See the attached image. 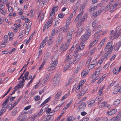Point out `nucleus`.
Instances as JSON below:
<instances>
[{
	"label": "nucleus",
	"mask_w": 121,
	"mask_h": 121,
	"mask_svg": "<svg viewBox=\"0 0 121 121\" xmlns=\"http://www.w3.org/2000/svg\"><path fill=\"white\" fill-rule=\"evenodd\" d=\"M116 32H115L114 34L112 35V36L113 37V39H115L118 38L120 34V33H116Z\"/></svg>",
	"instance_id": "23"
},
{
	"label": "nucleus",
	"mask_w": 121,
	"mask_h": 121,
	"mask_svg": "<svg viewBox=\"0 0 121 121\" xmlns=\"http://www.w3.org/2000/svg\"><path fill=\"white\" fill-rule=\"evenodd\" d=\"M71 64L69 63H68L66 64L65 66L64 69L63 70V71L65 72L66 70H67L69 67L70 65Z\"/></svg>",
	"instance_id": "24"
},
{
	"label": "nucleus",
	"mask_w": 121,
	"mask_h": 121,
	"mask_svg": "<svg viewBox=\"0 0 121 121\" xmlns=\"http://www.w3.org/2000/svg\"><path fill=\"white\" fill-rule=\"evenodd\" d=\"M80 59L79 57L78 56H74L72 57V59L70 61V62L71 63H73L74 65L78 63Z\"/></svg>",
	"instance_id": "7"
},
{
	"label": "nucleus",
	"mask_w": 121,
	"mask_h": 121,
	"mask_svg": "<svg viewBox=\"0 0 121 121\" xmlns=\"http://www.w3.org/2000/svg\"><path fill=\"white\" fill-rule=\"evenodd\" d=\"M57 31L56 29L54 28L53 30L51 33V35L52 36H54L57 33Z\"/></svg>",
	"instance_id": "42"
},
{
	"label": "nucleus",
	"mask_w": 121,
	"mask_h": 121,
	"mask_svg": "<svg viewBox=\"0 0 121 121\" xmlns=\"http://www.w3.org/2000/svg\"><path fill=\"white\" fill-rule=\"evenodd\" d=\"M118 3V1H117L115 4L112 6L110 8V9L111 10L113 11L115 10L117 6V4Z\"/></svg>",
	"instance_id": "15"
},
{
	"label": "nucleus",
	"mask_w": 121,
	"mask_h": 121,
	"mask_svg": "<svg viewBox=\"0 0 121 121\" xmlns=\"http://www.w3.org/2000/svg\"><path fill=\"white\" fill-rule=\"evenodd\" d=\"M86 91H81L79 93V95L80 96H82V95H83V94L85 93Z\"/></svg>",
	"instance_id": "62"
},
{
	"label": "nucleus",
	"mask_w": 121,
	"mask_h": 121,
	"mask_svg": "<svg viewBox=\"0 0 121 121\" xmlns=\"http://www.w3.org/2000/svg\"><path fill=\"white\" fill-rule=\"evenodd\" d=\"M87 3H84L83 4L81 5V10H82V11H83L84 8L86 5V4Z\"/></svg>",
	"instance_id": "37"
},
{
	"label": "nucleus",
	"mask_w": 121,
	"mask_h": 121,
	"mask_svg": "<svg viewBox=\"0 0 121 121\" xmlns=\"http://www.w3.org/2000/svg\"><path fill=\"white\" fill-rule=\"evenodd\" d=\"M46 108L45 105L43 106L39 113L37 114L38 116H39L42 115L45 111V109Z\"/></svg>",
	"instance_id": "9"
},
{
	"label": "nucleus",
	"mask_w": 121,
	"mask_h": 121,
	"mask_svg": "<svg viewBox=\"0 0 121 121\" xmlns=\"http://www.w3.org/2000/svg\"><path fill=\"white\" fill-rule=\"evenodd\" d=\"M65 15V14H63L61 13L60 14H58V17L60 18H62L64 17Z\"/></svg>",
	"instance_id": "53"
},
{
	"label": "nucleus",
	"mask_w": 121,
	"mask_h": 121,
	"mask_svg": "<svg viewBox=\"0 0 121 121\" xmlns=\"http://www.w3.org/2000/svg\"><path fill=\"white\" fill-rule=\"evenodd\" d=\"M112 41L108 43L104 49V51L106 52L108 50L107 52H108L112 53V51L113 49V47L112 46Z\"/></svg>",
	"instance_id": "4"
},
{
	"label": "nucleus",
	"mask_w": 121,
	"mask_h": 121,
	"mask_svg": "<svg viewBox=\"0 0 121 121\" xmlns=\"http://www.w3.org/2000/svg\"><path fill=\"white\" fill-rule=\"evenodd\" d=\"M0 12H1L2 14L4 15L6 13V11L5 9L3 10L0 9Z\"/></svg>",
	"instance_id": "48"
},
{
	"label": "nucleus",
	"mask_w": 121,
	"mask_h": 121,
	"mask_svg": "<svg viewBox=\"0 0 121 121\" xmlns=\"http://www.w3.org/2000/svg\"><path fill=\"white\" fill-rule=\"evenodd\" d=\"M58 9V6H55L52 8V11L56 12L57 11Z\"/></svg>",
	"instance_id": "38"
},
{
	"label": "nucleus",
	"mask_w": 121,
	"mask_h": 121,
	"mask_svg": "<svg viewBox=\"0 0 121 121\" xmlns=\"http://www.w3.org/2000/svg\"><path fill=\"white\" fill-rule=\"evenodd\" d=\"M9 101V97H7L5 100L2 105V108L0 110V116L6 110V108L7 106L8 102Z\"/></svg>",
	"instance_id": "3"
},
{
	"label": "nucleus",
	"mask_w": 121,
	"mask_h": 121,
	"mask_svg": "<svg viewBox=\"0 0 121 121\" xmlns=\"http://www.w3.org/2000/svg\"><path fill=\"white\" fill-rule=\"evenodd\" d=\"M40 98V97L38 95H36L34 97L35 100L36 101H38Z\"/></svg>",
	"instance_id": "56"
},
{
	"label": "nucleus",
	"mask_w": 121,
	"mask_h": 121,
	"mask_svg": "<svg viewBox=\"0 0 121 121\" xmlns=\"http://www.w3.org/2000/svg\"><path fill=\"white\" fill-rule=\"evenodd\" d=\"M98 40L97 38L94 41L90 43L89 45V48H91L93 47L97 43Z\"/></svg>",
	"instance_id": "20"
},
{
	"label": "nucleus",
	"mask_w": 121,
	"mask_h": 121,
	"mask_svg": "<svg viewBox=\"0 0 121 121\" xmlns=\"http://www.w3.org/2000/svg\"><path fill=\"white\" fill-rule=\"evenodd\" d=\"M62 35H59L57 38V41H60L62 42Z\"/></svg>",
	"instance_id": "36"
},
{
	"label": "nucleus",
	"mask_w": 121,
	"mask_h": 121,
	"mask_svg": "<svg viewBox=\"0 0 121 121\" xmlns=\"http://www.w3.org/2000/svg\"><path fill=\"white\" fill-rule=\"evenodd\" d=\"M69 28V26H68L66 25V26L65 27H62L60 29L61 30H63V32L64 33H65L67 32Z\"/></svg>",
	"instance_id": "18"
},
{
	"label": "nucleus",
	"mask_w": 121,
	"mask_h": 121,
	"mask_svg": "<svg viewBox=\"0 0 121 121\" xmlns=\"http://www.w3.org/2000/svg\"><path fill=\"white\" fill-rule=\"evenodd\" d=\"M91 30L90 26H88L87 27L86 31L85 34L81 37V43H85L89 38L91 33Z\"/></svg>",
	"instance_id": "2"
},
{
	"label": "nucleus",
	"mask_w": 121,
	"mask_h": 121,
	"mask_svg": "<svg viewBox=\"0 0 121 121\" xmlns=\"http://www.w3.org/2000/svg\"><path fill=\"white\" fill-rule=\"evenodd\" d=\"M8 43V42L7 41H5L3 43L1 44H0V47L3 48L5 46L6 44Z\"/></svg>",
	"instance_id": "43"
},
{
	"label": "nucleus",
	"mask_w": 121,
	"mask_h": 121,
	"mask_svg": "<svg viewBox=\"0 0 121 121\" xmlns=\"http://www.w3.org/2000/svg\"><path fill=\"white\" fill-rule=\"evenodd\" d=\"M55 12L52 11L51 13L50 14L49 16V17L50 18H52L54 15Z\"/></svg>",
	"instance_id": "55"
},
{
	"label": "nucleus",
	"mask_w": 121,
	"mask_h": 121,
	"mask_svg": "<svg viewBox=\"0 0 121 121\" xmlns=\"http://www.w3.org/2000/svg\"><path fill=\"white\" fill-rule=\"evenodd\" d=\"M99 23V22L98 20H95L92 22V26L93 27H95L96 25H98Z\"/></svg>",
	"instance_id": "14"
},
{
	"label": "nucleus",
	"mask_w": 121,
	"mask_h": 121,
	"mask_svg": "<svg viewBox=\"0 0 121 121\" xmlns=\"http://www.w3.org/2000/svg\"><path fill=\"white\" fill-rule=\"evenodd\" d=\"M118 69H114L113 71V73L115 74H117L120 71H119V70L118 71Z\"/></svg>",
	"instance_id": "47"
},
{
	"label": "nucleus",
	"mask_w": 121,
	"mask_h": 121,
	"mask_svg": "<svg viewBox=\"0 0 121 121\" xmlns=\"http://www.w3.org/2000/svg\"><path fill=\"white\" fill-rule=\"evenodd\" d=\"M101 26L100 25H99L97 26H95V28H94L93 30L96 31L98 30H99L100 29V27H101Z\"/></svg>",
	"instance_id": "49"
},
{
	"label": "nucleus",
	"mask_w": 121,
	"mask_h": 121,
	"mask_svg": "<svg viewBox=\"0 0 121 121\" xmlns=\"http://www.w3.org/2000/svg\"><path fill=\"white\" fill-rule=\"evenodd\" d=\"M83 22L80 19L78 22L77 24V26H80L81 24Z\"/></svg>",
	"instance_id": "59"
},
{
	"label": "nucleus",
	"mask_w": 121,
	"mask_h": 121,
	"mask_svg": "<svg viewBox=\"0 0 121 121\" xmlns=\"http://www.w3.org/2000/svg\"><path fill=\"white\" fill-rule=\"evenodd\" d=\"M84 43H82L81 42L80 45L78 47H77L80 50H82L84 48L85 46Z\"/></svg>",
	"instance_id": "25"
},
{
	"label": "nucleus",
	"mask_w": 121,
	"mask_h": 121,
	"mask_svg": "<svg viewBox=\"0 0 121 121\" xmlns=\"http://www.w3.org/2000/svg\"><path fill=\"white\" fill-rule=\"evenodd\" d=\"M72 59V57H71V56H69L68 55L66 57L65 60L64 61V62L65 63H66L69 61H70V62Z\"/></svg>",
	"instance_id": "19"
},
{
	"label": "nucleus",
	"mask_w": 121,
	"mask_h": 121,
	"mask_svg": "<svg viewBox=\"0 0 121 121\" xmlns=\"http://www.w3.org/2000/svg\"><path fill=\"white\" fill-rule=\"evenodd\" d=\"M21 79L22 80L20 81L19 83V84H17V86L15 87V88L19 89L23 87L24 86V85L22 84L25 81L24 78L23 76L22 77Z\"/></svg>",
	"instance_id": "5"
},
{
	"label": "nucleus",
	"mask_w": 121,
	"mask_h": 121,
	"mask_svg": "<svg viewBox=\"0 0 121 121\" xmlns=\"http://www.w3.org/2000/svg\"><path fill=\"white\" fill-rule=\"evenodd\" d=\"M89 119V118L88 117H85L83 118L82 121H88Z\"/></svg>",
	"instance_id": "64"
},
{
	"label": "nucleus",
	"mask_w": 121,
	"mask_h": 121,
	"mask_svg": "<svg viewBox=\"0 0 121 121\" xmlns=\"http://www.w3.org/2000/svg\"><path fill=\"white\" fill-rule=\"evenodd\" d=\"M12 87L11 86L8 91H7V92L2 97V98H3L4 97H5L6 95L9 92L10 90L12 89Z\"/></svg>",
	"instance_id": "50"
},
{
	"label": "nucleus",
	"mask_w": 121,
	"mask_h": 121,
	"mask_svg": "<svg viewBox=\"0 0 121 121\" xmlns=\"http://www.w3.org/2000/svg\"><path fill=\"white\" fill-rule=\"evenodd\" d=\"M54 81L53 82V84L54 86L58 85L59 82L60 80V77L59 76H56L54 78Z\"/></svg>",
	"instance_id": "6"
},
{
	"label": "nucleus",
	"mask_w": 121,
	"mask_h": 121,
	"mask_svg": "<svg viewBox=\"0 0 121 121\" xmlns=\"http://www.w3.org/2000/svg\"><path fill=\"white\" fill-rule=\"evenodd\" d=\"M58 55L57 54H55L53 55L51 59V61L52 63L51 64L50 67L47 69L48 71H49L53 69V67L56 66L58 63Z\"/></svg>",
	"instance_id": "1"
},
{
	"label": "nucleus",
	"mask_w": 121,
	"mask_h": 121,
	"mask_svg": "<svg viewBox=\"0 0 121 121\" xmlns=\"http://www.w3.org/2000/svg\"><path fill=\"white\" fill-rule=\"evenodd\" d=\"M119 119L118 117L117 116L116 117H114L112 118L111 120L113 121H117Z\"/></svg>",
	"instance_id": "46"
},
{
	"label": "nucleus",
	"mask_w": 121,
	"mask_h": 121,
	"mask_svg": "<svg viewBox=\"0 0 121 121\" xmlns=\"http://www.w3.org/2000/svg\"><path fill=\"white\" fill-rule=\"evenodd\" d=\"M86 107V103L84 102L80 104L78 107V109L79 111H82Z\"/></svg>",
	"instance_id": "8"
},
{
	"label": "nucleus",
	"mask_w": 121,
	"mask_h": 121,
	"mask_svg": "<svg viewBox=\"0 0 121 121\" xmlns=\"http://www.w3.org/2000/svg\"><path fill=\"white\" fill-rule=\"evenodd\" d=\"M72 78L70 77L68 81V83L66 84V86H68L70 83L72 82Z\"/></svg>",
	"instance_id": "45"
},
{
	"label": "nucleus",
	"mask_w": 121,
	"mask_h": 121,
	"mask_svg": "<svg viewBox=\"0 0 121 121\" xmlns=\"http://www.w3.org/2000/svg\"><path fill=\"white\" fill-rule=\"evenodd\" d=\"M74 119L72 116H71L67 118L66 121H73Z\"/></svg>",
	"instance_id": "41"
},
{
	"label": "nucleus",
	"mask_w": 121,
	"mask_h": 121,
	"mask_svg": "<svg viewBox=\"0 0 121 121\" xmlns=\"http://www.w3.org/2000/svg\"><path fill=\"white\" fill-rule=\"evenodd\" d=\"M73 34V32L68 31L67 34V40L70 41L71 39H72V34Z\"/></svg>",
	"instance_id": "11"
},
{
	"label": "nucleus",
	"mask_w": 121,
	"mask_h": 121,
	"mask_svg": "<svg viewBox=\"0 0 121 121\" xmlns=\"http://www.w3.org/2000/svg\"><path fill=\"white\" fill-rule=\"evenodd\" d=\"M29 72L28 71H26L24 74V78L25 80H26L29 74Z\"/></svg>",
	"instance_id": "39"
},
{
	"label": "nucleus",
	"mask_w": 121,
	"mask_h": 121,
	"mask_svg": "<svg viewBox=\"0 0 121 121\" xmlns=\"http://www.w3.org/2000/svg\"><path fill=\"white\" fill-rule=\"evenodd\" d=\"M45 61H44L43 63H42L41 65H40V66L39 68V70H41L43 67L44 65V64L45 62Z\"/></svg>",
	"instance_id": "54"
},
{
	"label": "nucleus",
	"mask_w": 121,
	"mask_h": 121,
	"mask_svg": "<svg viewBox=\"0 0 121 121\" xmlns=\"http://www.w3.org/2000/svg\"><path fill=\"white\" fill-rule=\"evenodd\" d=\"M83 30L82 28L81 27H79L77 32V34L78 35H79L81 33L82 31Z\"/></svg>",
	"instance_id": "31"
},
{
	"label": "nucleus",
	"mask_w": 121,
	"mask_h": 121,
	"mask_svg": "<svg viewBox=\"0 0 121 121\" xmlns=\"http://www.w3.org/2000/svg\"><path fill=\"white\" fill-rule=\"evenodd\" d=\"M119 92V91L118 87L115 88L113 91V93L114 94H116Z\"/></svg>",
	"instance_id": "33"
},
{
	"label": "nucleus",
	"mask_w": 121,
	"mask_h": 121,
	"mask_svg": "<svg viewBox=\"0 0 121 121\" xmlns=\"http://www.w3.org/2000/svg\"><path fill=\"white\" fill-rule=\"evenodd\" d=\"M34 33L31 35L29 39H28V40L26 42V45H27L29 43V42L30 40V39L31 38H32V37H33V35H34Z\"/></svg>",
	"instance_id": "44"
},
{
	"label": "nucleus",
	"mask_w": 121,
	"mask_h": 121,
	"mask_svg": "<svg viewBox=\"0 0 121 121\" xmlns=\"http://www.w3.org/2000/svg\"><path fill=\"white\" fill-rule=\"evenodd\" d=\"M62 92L61 91H59L58 92L55 96V97L58 99H59L60 96Z\"/></svg>",
	"instance_id": "27"
},
{
	"label": "nucleus",
	"mask_w": 121,
	"mask_h": 121,
	"mask_svg": "<svg viewBox=\"0 0 121 121\" xmlns=\"http://www.w3.org/2000/svg\"><path fill=\"white\" fill-rule=\"evenodd\" d=\"M111 52H108L104 54V58L103 59H106L108 58L110 56Z\"/></svg>",
	"instance_id": "16"
},
{
	"label": "nucleus",
	"mask_w": 121,
	"mask_h": 121,
	"mask_svg": "<svg viewBox=\"0 0 121 121\" xmlns=\"http://www.w3.org/2000/svg\"><path fill=\"white\" fill-rule=\"evenodd\" d=\"M114 0H111V1L107 6L108 9H109L112 4V2Z\"/></svg>",
	"instance_id": "34"
},
{
	"label": "nucleus",
	"mask_w": 121,
	"mask_h": 121,
	"mask_svg": "<svg viewBox=\"0 0 121 121\" xmlns=\"http://www.w3.org/2000/svg\"><path fill=\"white\" fill-rule=\"evenodd\" d=\"M25 33L24 30H23L20 31L19 33V37L21 38L23 36V34Z\"/></svg>",
	"instance_id": "30"
},
{
	"label": "nucleus",
	"mask_w": 121,
	"mask_h": 121,
	"mask_svg": "<svg viewBox=\"0 0 121 121\" xmlns=\"http://www.w3.org/2000/svg\"><path fill=\"white\" fill-rule=\"evenodd\" d=\"M50 73L48 74L44 78V80H46L47 82L49 78V76L50 75Z\"/></svg>",
	"instance_id": "51"
},
{
	"label": "nucleus",
	"mask_w": 121,
	"mask_h": 121,
	"mask_svg": "<svg viewBox=\"0 0 121 121\" xmlns=\"http://www.w3.org/2000/svg\"><path fill=\"white\" fill-rule=\"evenodd\" d=\"M104 86H103V87L101 89H99V95L100 96L101 94H102V91L103 90V89L104 88Z\"/></svg>",
	"instance_id": "57"
},
{
	"label": "nucleus",
	"mask_w": 121,
	"mask_h": 121,
	"mask_svg": "<svg viewBox=\"0 0 121 121\" xmlns=\"http://www.w3.org/2000/svg\"><path fill=\"white\" fill-rule=\"evenodd\" d=\"M48 117L47 116H45L43 119L42 121H48V118H47Z\"/></svg>",
	"instance_id": "61"
},
{
	"label": "nucleus",
	"mask_w": 121,
	"mask_h": 121,
	"mask_svg": "<svg viewBox=\"0 0 121 121\" xmlns=\"http://www.w3.org/2000/svg\"><path fill=\"white\" fill-rule=\"evenodd\" d=\"M48 40V44L50 45L51 44L52 42L53 41V37H52V38H50L49 37V39H48V40Z\"/></svg>",
	"instance_id": "29"
},
{
	"label": "nucleus",
	"mask_w": 121,
	"mask_h": 121,
	"mask_svg": "<svg viewBox=\"0 0 121 121\" xmlns=\"http://www.w3.org/2000/svg\"><path fill=\"white\" fill-rule=\"evenodd\" d=\"M121 102V99H117L116 101L114 102V104L116 106H118L119 104Z\"/></svg>",
	"instance_id": "22"
},
{
	"label": "nucleus",
	"mask_w": 121,
	"mask_h": 121,
	"mask_svg": "<svg viewBox=\"0 0 121 121\" xmlns=\"http://www.w3.org/2000/svg\"><path fill=\"white\" fill-rule=\"evenodd\" d=\"M50 55V53L48 52H47L44 58V61L46 62L47 60L49 58Z\"/></svg>",
	"instance_id": "17"
},
{
	"label": "nucleus",
	"mask_w": 121,
	"mask_h": 121,
	"mask_svg": "<svg viewBox=\"0 0 121 121\" xmlns=\"http://www.w3.org/2000/svg\"><path fill=\"white\" fill-rule=\"evenodd\" d=\"M52 115V114L51 115L49 114L47 116L48 117L47 118H48V121H52V120L53 118L52 117H51V116Z\"/></svg>",
	"instance_id": "35"
},
{
	"label": "nucleus",
	"mask_w": 121,
	"mask_h": 121,
	"mask_svg": "<svg viewBox=\"0 0 121 121\" xmlns=\"http://www.w3.org/2000/svg\"><path fill=\"white\" fill-rule=\"evenodd\" d=\"M88 71L86 69H85L82 71L81 73V76L82 77H84L88 73Z\"/></svg>",
	"instance_id": "13"
},
{
	"label": "nucleus",
	"mask_w": 121,
	"mask_h": 121,
	"mask_svg": "<svg viewBox=\"0 0 121 121\" xmlns=\"http://www.w3.org/2000/svg\"><path fill=\"white\" fill-rule=\"evenodd\" d=\"M31 107V105H29L28 106H26L24 108V110H27L28 109H29Z\"/></svg>",
	"instance_id": "63"
},
{
	"label": "nucleus",
	"mask_w": 121,
	"mask_h": 121,
	"mask_svg": "<svg viewBox=\"0 0 121 121\" xmlns=\"http://www.w3.org/2000/svg\"><path fill=\"white\" fill-rule=\"evenodd\" d=\"M112 112V114L113 115L117 111V109H112L110 110Z\"/></svg>",
	"instance_id": "52"
},
{
	"label": "nucleus",
	"mask_w": 121,
	"mask_h": 121,
	"mask_svg": "<svg viewBox=\"0 0 121 121\" xmlns=\"http://www.w3.org/2000/svg\"><path fill=\"white\" fill-rule=\"evenodd\" d=\"M31 29V27L30 26H29L26 27V28L25 31L29 32Z\"/></svg>",
	"instance_id": "58"
},
{
	"label": "nucleus",
	"mask_w": 121,
	"mask_h": 121,
	"mask_svg": "<svg viewBox=\"0 0 121 121\" xmlns=\"http://www.w3.org/2000/svg\"><path fill=\"white\" fill-rule=\"evenodd\" d=\"M104 39H103L101 41L98 47V48H100L102 46L104 45Z\"/></svg>",
	"instance_id": "26"
},
{
	"label": "nucleus",
	"mask_w": 121,
	"mask_h": 121,
	"mask_svg": "<svg viewBox=\"0 0 121 121\" xmlns=\"http://www.w3.org/2000/svg\"><path fill=\"white\" fill-rule=\"evenodd\" d=\"M17 108H15L13 111L12 113V115L13 116H15L17 112Z\"/></svg>",
	"instance_id": "28"
},
{
	"label": "nucleus",
	"mask_w": 121,
	"mask_h": 121,
	"mask_svg": "<svg viewBox=\"0 0 121 121\" xmlns=\"http://www.w3.org/2000/svg\"><path fill=\"white\" fill-rule=\"evenodd\" d=\"M48 37H46L45 39L41 43V45L39 47V48H43L45 46L46 44L45 43L47 40H48Z\"/></svg>",
	"instance_id": "10"
},
{
	"label": "nucleus",
	"mask_w": 121,
	"mask_h": 121,
	"mask_svg": "<svg viewBox=\"0 0 121 121\" xmlns=\"http://www.w3.org/2000/svg\"><path fill=\"white\" fill-rule=\"evenodd\" d=\"M97 6L92 5L90 7V9L89 11L90 12H91L92 11L95 10L97 8Z\"/></svg>",
	"instance_id": "21"
},
{
	"label": "nucleus",
	"mask_w": 121,
	"mask_h": 121,
	"mask_svg": "<svg viewBox=\"0 0 121 121\" xmlns=\"http://www.w3.org/2000/svg\"><path fill=\"white\" fill-rule=\"evenodd\" d=\"M70 42V41H68L67 40V43L65 46L64 49H67L68 48L69 46V43Z\"/></svg>",
	"instance_id": "40"
},
{
	"label": "nucleus",
	"mask_w": 121,
	"mask_h": 121,
	"mask_svg": "<svg viewBox=\"0 0 121 121\" xmlns=\"http://www.w3.org/2000/svg\"><path fill=\"white\" fill-rule=\"evenodd\" d=\"M96 48H94L91 49L89 52L88 53L92 55L95 52Z\"/></svg>",
	"instance_id": "32"
},
{
	"label": "nucleus",
	"mask_w": 121,
	"mask_h": 121,
	"mask_svg": "<svg viewBox=\"0 0 121 121\" xmlns=\"http://www.w3.org/2000/svg\"><path fill=\"white\" fill-rule=\"evenodd\" d=\"M107 114L108 116L112 115V112L110 110L109 111H108L107 112Z\"/></svg>",
	"instance_id": "60"
},
{
	"label": "nucleus",
	"mask_w": 121,
	"mask_h": 121,
	"mask_svg": "<svg viewBox=\"0 0 121 121\" xmlns=\"http://www.w3.org/2000/svg\"><path fill=\"white\" fill-rule=\"evenodd\" d=\"M87 103L88 104L89 106L91 107L95 105V101L94 99L90 101V102L89 101H88L87 102Z\"/></svg>",
	"instance_id": "12"
}]
</instances>
